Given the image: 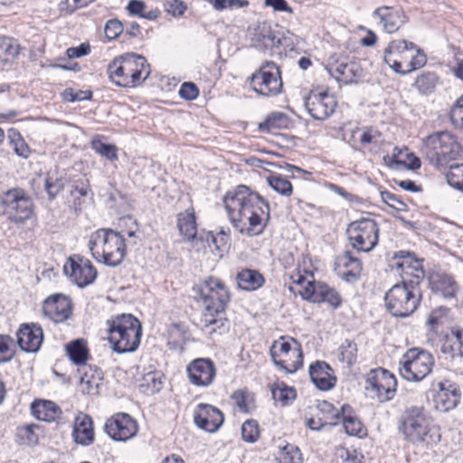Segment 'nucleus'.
Segmentation results:
<instances>
[{"label": "nucleus", "instance_id": "obj_1", "mask_svg": "<svg viewBox=\"0 0 463 463\" xmlns=\"http://www.w3.org/2000/svg\"><path fill=\"white\" fill-rule=\"evenodd\" d=\"M225 209L234 229L250 232L269 219V205L258 193L247 185H238L226 194L223 199Z\"/></svg>", "mask_w": 463, "mask_h": 463}, {"label": "nucleus", "instance_id": "obj_2", "mask_svg": "<svg viewBox=\"0 0 463 463\" xmlns=\"http://www.w3.org/2000/svg\"><path fill=\"white\" fill-rule=\"evenodd\" d=\"M398 430L403 439L414 446L430 448L439 441L433 431L432 419L422 406L406 408L398 420Z\"/></svg>", "mask_w": 463, "mask_h": 463}, {"label": "nucleus", "instance_id": "obj_3", "mask_svg": "<svg viewBox=\"0 0 463 463\" xmlns=\"http://www.w3.org/2000/svg\"><path fill=\"white\" fill-rule=\"evenodd\" d=\"M107 71L109 79L123 88L137 87L150 75V66L146 58L136 53L116 57L108 65Z\"/></svg>", "mask_w": 463, "mask_h": 463}, {"label": "nucleus", "instance_id": "obj_4", "mask_svg": "<svg viewBox=\"0 0 463 463\" xmlns=\"http://www.w3.org/2000/svg\"><path fill=\"white\" fill-rule=\"evenodd\" d=\"M109 340L118 354L132 353L137 349L142 336V325L131 314L112 316L108 321Z\"/></svg>", "mask_w": 463, "mask_h": 463}, {"label": "nucleus", "instance_id": "obj_5", "mask_svg": "<svg viewBox=\"0 0 463 463\" xmlns=\"http://www.w3.org/2000/svg\"><path fill=\"white\" fill-rule=\"evenodd\" d=\"M420 151L431 165L440 169L459 157L461 146L451 133L439 131L423 139Z\"/></svg>", "mask_w": 463, "mask_h": 463}, {"label": "nucleus", "instance_id": "obj_6", "mask_svg": "<svg viewBox=\"0 0 463 463\" xmlns=\"http://www.w3.org/2000/svg\"><path fill=\"white\" fill-rule=\"evenodd\" d=\"M421 299L420 284L403 278L402 283L393 285L384 297L387 310L393 316L407 317L418 308Z\"/></svg>", "mask_w": 463, "mask_h": 463}, {"label": "nucleus", "instance_id": "obj_7", "mask_svg": "<svg viewBox=\"0 0 463 463\" xmlns=\"http://www.w3.org/2000/svg\"><path fill=\"white\" fill-rule=\"evenodd\" d=\"M434 364L430 352L419 347L409 348L399 361V373L404 380L418 383L431 373Z\"/></svg>", "mask_w": 463, "mask_h": 463}, {"label": "nucleus", "instance_id": "obj_8", "mask_svg": "<svg viewBox=\"0 0 463 463\" xmlns=\"http://www.w3.org/2000/svg\"><path fill=\"white\" fill-rule=\"evenodd\" d=\"M89 248L94 259L105 265L117 267L126 256L125 239L121 233H103L91 239Z\"/></svg>", "mask_w": 463, "mask_h": 463}, {"label": "nucleus", "instance_id": "obj_9", "mask_svg": "<svg viewBox=\"0 0 463 463\" xmlns=\"http://www.w3.org/2000/svg\"><path fill=\"white\" fill-rule=\"evenodd\" d=\"M365 391L372 399L386 402L393 399L397 391L395 376L382 367L372 369L366 375Z\"/></svg>", "mask_w": 463, "mask_h": 463}, {"label": "nucleus", "instance_id": "obj_10", "mask_svg": "<svg viewBox=\"0 0 463 463\" xmlns=\"http://www.w3.org/2000/svg\"><path fill=\"white\" fill-rule=\"evenodd\" d=\"M1 203L4 213L15 223H24L33 216V203L23 189L8 190L2 195Z\"/></svg>", "mask_w": 463, "mask_h": 463}, {"label": "nucleus", "instance_id": "obj_11", "mask_svg": "<svg viewBox=\"0 0 463 463\" xmlns=\"http://www.w3.org/2000/svg\"><path fill=\"white\" fill-rule=\"evenodd\" d=\"M204 306V311L224 313L231 296L224 283L214 277L205 279L202 286L194 288Z\"/></svg>", "mask_w": 463, "mask_h": 463}, {"label": "nucleus", "instance_id": "obj_12", "mask_svg": "<svg viewBox=\"0 0 463 463\" xmlns=\"http://www.w3.org/2000/svg\"><path fill=\"white\" fill-rule=\"evenodd\" d=\"M251 89L260 96H276L281 92L280 71L274 61H265L250 78Z\"/></svg>", "mask_w": 463, "mask_h": 463}, {"label": "nucleus", "instance_id": "obj_13", "mask_svg": "<svg viewBox=\"0 0 463 463\" xmlns=\"http://www.w3.org/2000/svg\"><path fill=\"white\" fill-rule=\"evenodd\" d=\"M295 345L291 344L285 337H280L273 342L269 353L275 365L287 373H293L303 365V355L299 344L291 339Z\"/></svg>", "mask_w": 463, "mask_h": 463}, {"label": "nucleus", "instance_id": "obj_14", "mask_svg": "<svg viewBox=\"0 0 463 463\" xmlns=\"http://www.w3.org/2000/svg\"><path fill=\"white\" fill-rule=\"evenodd\" d=\"M290 279L289 289L294 294H299L303 299L313 303H322L323 291L326 284L317 281L313 272L298 269L290 275Z\"/></svg>", "mask_w": 463, "mask_h": 463}, {"label": "nucleus", "instance_id": "obj_15", "mask_svg": "<svg viewBox=\"0 0 463 463\" xmlns=\"http://www.w3.org/2000/svg\"><path fill=\"white\" fill-rule=\"evenodd\" d=\"M64 275L79 288H86L97 279L98 271L86 258L74 254L70 256L63 265Z\"/></svg>", "mask_w": 463, "mask_h": 463}, {"label": "nucleus", "instance_id": "obj_16", "mask_svg": "<svg viewBox=\"0 0 463 463\" xmlns=\"http://www.w3.org/2000/svg\"><path fill=\"white\" fill-rule=\"evenodd\" d=\"M391 267L401 271L402 279L408 278L409 281L420 284L425 276L422 260L413 252L400 250L394 253Z\"/></svg>", "mask_w": 463, "mask_h": 463}, {"label": "nucleus", "instance_id": "obj_17", "mask_svg": "<svg viewBox=\"0 0 463 463\" xmlns=\"http://www.w3.org/2000/svg\"><path fill=\"white\" fill-rule=\"evenodd\" d=\"M105 432L116 441H127L138 431L137 421L128 413L118 412L106 420Z\"/></svg>", "mask_w": 463, "mask_h": 463}, {"label": "nucleus", "instance_id": "obj_18", "mask_svg": "<svg viewBox=\"0 0 463 463\" xmlns=\"http://www.w3.org/2000/svg\"><path fill=\"white\" fill-rule=\"evenodd\" d=\"M328 73L338 82L350 84L362 75L360 65L342 54H334L326 66Z\"/></svg>", "mask_w": 463, "mask_h": 463}, {"label": "nucleus", "instance_id": "obj_19", "mask_svg": "<svg viewBox=\"0 0 463 463\" xmlns=\"http://www.w3.org/2000/svg\"><path fill=\"white\" fill-rule=\"evenodd\" d=\"M71 299L63 294H54L43 301V311L54 323H62L72 316Z\"/></svg>", "mask_w": 463, "mask_h": 463}, {"label": "nucleus", "instance_id": "obj_20", "mask_svg": "<svg viewBox=\"0 0 463 463\" xmlns=\"http://www.w3.org/2000/svg\"><path fill=\"white\" fill-rule=\"evenodd\" d=\"M194 421L198 428L213 433L223 424L224 415L213 405L199 403L194 412Z\"/></svg>", "mask_w": 463, "mask_h": 463}, {"label": "nucleus", "instance_id": "obj_21", "mask_svg": "<svg viewBox=\"0 0 463 463\" xmlns=\"http://www.w3.org/2000/svg\"><path fill=\"white\" fill-rule=\"evenodd\" d=\"M186 371L190 383L198 387L211 385L216 375L215 365L208 358L194 359L187 365Z\"/></svg>", "mask_w": 463, "mask_h": 463}, {"label": "nucleus", "instance_id": "obj_22", "mask_svg": "<svg viewBox=\"0 0 463 463\" xmlns=\"http://www.w3.org/2000/svg\"><path fill=\"white\" fill-rule=\"evenodd\" d=\"M461 392L457 383L445 380L437 383L433 396L434 407L439 411L454 409L460 401Z\"/></svg>", "mask_w": 463, "mask_h": 463}, {"label": "nucleus", "instance_id": "obj_23", "mask_svg": "<svg viewBox=\"0 0 463 463\" xmlns=\"http://www.w3.org/2000/svg\"><path fill=\"white\" fill-rule=\"evenodd\" d=\"M305 106L314 119L324 120L335 111L336 101L327 93H316L306 99Z\"/></svg>", "mask_w": 463, "mask_h": 463}, {"label": "nucleus", "instance_id": "obj_24", "mask_svg": "<svg viewBox=\"0 0 463 463\" xmlns=\"http://www.w3.org/2000/svg\"><path fill=\"white\" fill-rule=\"evenodd\" d=\"M16 335L20 348L27 353H36L43 341V328L34 323L23 324Z\"/></svg>", "mask_w": 463, "mask_h": 463}, {"label": "nucleus", "instance_id": "obj_25", "mask_svg": "<svg viewBox=\"0 0 463 463\" xmlns=\"http://www.w3.org/2000/svg\"><path fill=\"white\" fill-rule=\"evenodd\" d=\"M373 18L381 25L384 32L393 33L405 24L406 17L404 13L398 8L391 6H381L373 12Z\"/></svg>", "mask_w": 463, "mask_h": 463}, {"label": "nucleus", "instance_id": "obj_26", "mask_svg": "<svg viewBox=\"0 0 463 463\" xmlns=\"http://www.w3.org/2000/svg\"><path fill=\"white\" fill-rule=\"evenodd\" d=\"M337 275L347 283L359 280L363 270L361 260L346 250L336 259Z\"/></svg>", "mask_w": 463, "mask_h": 463}, {"label": "nucleus", "instance_id": "obj_27", "mask_svg": "<svg viewBox=\"0 0 463 463\" xmlns=\"http://www.w3.org/2000/svg\"><path fill=\"white\" fill-rule=\"evenodd\" d=\"M311 382L320 391H329L336 384L334 370L325 361H316L309 365Z\"/></svg>", "mask_w": 463, "mask_h": 463}, {"label": "nucleus", "instance_id": "obj_28", "mask_svg": "<svg viewBox=\"0 0 463 463\" xmlns=\"http://www.w3.org/2000/svg\"><path fill=\"white\" fill-rule=\"evenodd\" d=\"M72 437L77 444L89 446L94 441L93 421L90 415L80 412L74 420Z\"/></svg>", "mask_w": 463, "mask_h": 463}, {"label": "nucleus", "instance_id": "obj_29", "mask_svg": "<svg viewBox=\"0 0 463 463\" xmlns=\"http://www.w3.org/2000/svg\"><path fill=\"white\" fill-rule=\"evenodd\" d=\"M431 290L446 298L455 297L458 286L451 275L442 272H433L429 277Z\"/></svg>", "mask_w": 463, "mask_h": 463}, {"label": "nucleus", "instance_id": "obj_30", "mask_svg": "<svg viewBox=\"0 0 463 463\" xmlns=\"http://www.w3.org/2000/svg\"><path fill=\"white\" fill-rule=\"evenodd\" d=\"M416 49V45L405 40H393L384 50V61L395 72H401L402 61L392 59L394 55L405 54L409 51Z\"/></svg>", "mask_w": 463, "mask_h": 463}, {"label": "nucleus", "instance_id": "obj_31", "mask_svg": "<svg viewBox=\"0 0 463 463\" xmlns=\"http://www.w3.org/2000/svg\"><path fill=\"white\" fill-rule=\"evenodd\" d=\"M254 31V40L265 48L272 49L281 44V35L277 25L273 28L270 24L264 22L259 24Z\"/></svg>", "mask_w": 463, "mask_h": 463}, {"label": "nucleus", "instance_id": "obj_32", "mask_svg": "<svg viewBox=\"0 0 463 463\" xmlns=\"http://www.w3.org/2000/svg\"><path fill=\"white\" fill-rule=\"evenodd\" d=\"M316 410L317 414L320 415L321 419L327 426H335L340 421L341 417L344 416L345 412L351 411V407L344 404L341 409L338 410L326 401H318Z\"/></svg>", "mask_w": 463, "mask_h": 463}, {"label": "nucleus", "instance_id": "obj_33", "mask_svg": "<svg viewBox=\"0 0 463 463\" xmlns=\"http://www.w3.org/2000/svg\"><path fill=\"white\" fill-rule=\"evenodd\" d=\"M31 411L37 420L47 422L55 421L61 413L60 407L52 401H35Z\"/></svg>", "mask_w": 463, "mask_h": 463}, {"label": "nucleus", "instance_id": "obj_34", "mask_svg": "<svg viewBox=\"0 0 463 463\" xmlns=\"http://www.w3.org/2000/svg\"><path fill=\"white\" fill-rule=\"evenodd\" d=\"M201 322L203 329L210 335L222 334L228 330V320L224 317V313L203 311Z\"/></svg>", "mask_w": 463, "mask_h": 463}, {"label": "nucleus", "instance_id": "obj_35", "mask_svg": "<svg viewBox=\"0 0 463 463\" xmlns=\"http://www.w3.org/2000/svg\"><path fill=\"white\" fill-rule=\"evenodd\" d=\"M240 288L247 291H253L263 286L265 279L258 270L245 269L236 276Z\"/></svg>", "mask_w": 463, "mask_h": 463}, {"label": "nucleus", "instance_id": "obj_36", "mask_svg": "<svg viewBox=\"0 0 463 463\" xmlns=\"http://www.w3.org/2000/svg\"><path fill=\"white\" fill-rule=\"evenodd\" d=\"M227 233H184V241L191 242L196 247L197 250L201 249H206L207 247L210 249L212 252L214 250H219V246L217 245V236H224Z\"/></svg>", "mask_w": 463, "mask_h": 463}, {"label": "nucleus", "instance_id": "obj_37", "mask_svg": "<svg viewBox=\"0 0 463 463\" xmlns=\"http://www.w3.org/2000/svg\"><path fill=\"white\" fill-rule=\"evenodd\" d=\"M67 355L75 364H84L89 358V348L86 341L83 339H76L66 345Z\"/></svg>", "mask_w": 463, "mask_h": 463}, {"label": "nucleus", "instance_id": "obj_38", "mask_svg": "<svg viewBox=\"0 0 463 463\" xmlns=\"http://www.w3.org/2000/svg\"><path fill=\"white\" fill-rule=\"evenodd\" d=\"M441 350L451 357L463 358V329H453L451 335L447 336Z\"/></svg>", "mask_w": 463, "mask_h": 463}, {"label": "nucleus", "instance_id": "obj_39", "mask_svg": "<svg viewBox=\"0 0 463 463\" xmlns=\"http://www.w3.org/2000/svg\"><path fill=\"white\" fill-rule=\"evenodd\" d=\"M20 52V44L16 40L0 36V61L5 63L11 62L17 58Z\"/></svg>", "mask_w": 463, "mask_h": 463}, {"label": "nucleus", "instance_id": "obj_40", "mask_svg": "<svg viewBox=\"0 0 463 463\" xmlns=\"http://www.w3.org/2000/svg\"><path fill=\"white\" fill-rule=\"evenodd\" d=\"M231 398L241 412L250 413L255 408L254 394L249 392L247 389H240L235 391L232 394Z\"/></svg>", "mask_w": 463, "mask_h": 463}, {"label": "nucleus", "instance_id": "obj_41", "mask_svg": "<svg viewBox=\"0 0 463 463\" xmlns=\"http://www.w3.org/2000/svg\"><path fill=\"white\" fill-rule=\"evenodd\" d=\"M379 233H357L349 238L354 249L359 251L368 252L378 243Z\"/></svg>", "mask_w": 463, "mask_h": 463}, {"label": "nucleus", "instance_id": "obj_42", "mask_svg": "<svg viewBox=\"0 0 463 463\" xmlns=\"http://www.w3.org/2000/svg\"><path fill=\"white\" fill-rule=\"evenodd\" d=\"M338 360L352 366L356 362L357 345L354 342L348 339L345 340L337 350Z\"/></svg>", "mask_w": 463, "mask_h": 463}, {"label": "nucleus", "instance_id": "obj_43", "mask_svg": "<svg viewBox=\"0 0 463 463\" xmlns=\"http://www.w3.org/2000/svg\"><path fill=\"white\" fill-rule=\"evenodd\" d=\"M278 463H302V454L298 447L287 444L276 455Z\"/></svg>", "mask_w": 463, "mask_h": 463}, {"label": "nucleus", "instance_id": "obj_44", "mask_svg": "<svg viewBox=\"0 0 463 463\" xmlns=\"http://www.w3.org/2000/svg\"><path fill=\"white\" fill-rule=\"evenodd\" d=\"M92 149L108 160L114 162L118 160V147L115 145L106 144L99 137L91 141Z\"/></svg>", "mask_w": 463, "mask_h": 463}, {"label": "nucleus", "instance_id": "obj_45", "mask_svg": "<svg viewBox=\"0 0 463 463\" xmlns=\"http://www.w3.org/2000/svg\"><path fill=\"white\" fill-rule=\"evenodd\" d=\"M287 122V117L283 113L277 112L269 115L264 122L260 124L259 128L261 131L273 133L275 130L286 127Z\"/></svg>", "mask_w": 463, "mask_h": 463}, {"label": "nucleus", "instance_id": "obj_46", "mask_svg": "<svg viewBox=\"0 0 463 463\" xmlns=\"http://www.w3.org/2000/svg\"><path fill=\"white\" fill-rule=\"evenodd\" d=\"M438 82V77L434 72H424L417 77L414 86L421 93L431 92Z\"/></svg>", "mask_w": 463, "mask_h": 463}, {"label": "nucleus", "instance_id": "obj_47", "mask_svg": "<svg viewBox=\"0 0 463 463\" xmlns=\"http://www.w3.org/2000/svg\"><path fill=\"white\" fill-rule=\"evenodd\" d=\"M267 181L269 186L281 195H291L293 191L291 183L280 175H272L267 178Z\"/></svg>", "mask_w": 463, "mask_h": 463}, {"label": "nucleus", "instance_id": "obj_48", "mask_svg": "<svg viewBox=\"0 0 463 463\" xmlns=\"http://www.w3.org/2000/svg\"><path fill=\"white\" fill-rule=\"evenodd\" d=\"M177 227L179 232H195L197 228L196 217L193 208L180 213L177 215Z\"/></svg>", "mask_w": 463, "mask_h": 463}, {"label": "nucleus", "instance_id": "obj_49", "mask_svg": "<svg viewBox=\"0 0 463 463\" xmlns=\"http://www.w3.org/2000/svg\"><path fill=\"white\" fill-rule=\"evenodd\" d=\"M345 432L350 436H362L364 433L362 422L350 414H344L341 417Z\"/></svg>", "mask_w": 463, "mask_h": 463}, {"label": "nucleus", "instance_id": "obj_50", "mask_svg": "<svg viewBox=\"0 0 463 463\" xmlns=\"http://www.w3.org/2000/svg\"><path fill=\"white\" fill-rule=\"evenodd\" d=\"M241 438L244 441L254 443L260 438V428L257 420H247L241 425Z\"/></svg>", "mask_w": 463, "mask_h": 463}, {"label": "nucleus", "instance_id": "obj_51", "mask_svg": "<svg viewBox=\"0 0 463 463\" xmlns=\"http://www.w3.org/2000/svg\"><path fill=\"white\" fill-rule=\"evenodd\" d=\"M446 178L449 185L463 190V164L450 165Z\"/></svg>", "mask_w": 463, "mask_h": 463}, {"label": "nucleus", "instance_id": "obj_52", "mask_svg": "<svg viewBox=\"0 0 463 463\" xmlns=\"http://www.w3.org/2000/svg\"><path fill=\"white\" fill-rule=\"evenodd\" d=\"M346 232H378L375 221L370 216L352 222Z\"/></svg>", "mask_w": 463, "mask_h": 463}, {"label": "nucleus", "instance_id": "obj_53", "mask_svg": "<svg viewBox=\"0 0 463 463\" xmlns=\"http://www.w3.org/2000/svg\"><path fill=\"white\" fill-rule=\"evenodd\" d=\"M414 50L416 51V54L411 56V60L408 61L406 69H401V72H398L399 74H407L411 71H413L417 69L423 67L426 64L427 57L424 54L423 51L417 47Z\"/></svg>", "mask_w": 463, "mask_h": 463}, {"label": "nucleus", "instance_id": "obj_54", "mask_svg": "<svg viewBox=\"0 0 463 463\" xmlns=\"http://www.w3.org/2000/svg\"><path fill=\"white\" fill-rule=\"evenodd\" d=\"M213 8L217 11H222L226 8H241L249 5L247 0H208Z\"/></svg>", "mask_w": 463, "mask_h": 463}, {"label": "nucleus", "instance_id": "obj_55", "mask_svg": "<svg viewBox=\"0 0 463 463\" xmlns=\"http://www.w3.org/2000/svg\"><path fill=\"white\" fill-rule=\"evenodd\" d=\"M450 120L456 128H463V95L450 110Z\"/></svg>", "mask_w": 463, "mask_h": 463}, {"label": "nucleus", "instance_id": "obj_56", "mask_svg": "<svg viewBox=\"0 0 463 463\" xmlns=\"http://www.w3.org/2000/svg\"><path fill=\"white\" fill-rule=\"evenodd\" d=\"M323 301L327 303L334 308H337L342 304V298L340 294L333 288H330L327 284L322 296Z\"/></svg>", "mask_w": 463, "mask_h": 463}, {"label": "nucleus", "instance_id": "obj_57", "mask_svg": "<svg viewBox=\"0 0 463 463\" xmlns=\"http://www.w3.org/2000/svg\"><path fill=\"white\" fill-rule=\"evenodd\" d=\"M44 186L48 194L49 199L53 200L56 197V195L63 189L64 183L61 178H56L52 180V177L48 176L45 179Z\"/></svg>", "mask_w": 463, "mask_h": 463}, {"label": "nucleus", "instance_id": "obj_58", "mask_svg": "<svg viewBox=\"0 0 463 463\" xmlns=\"http://www.w3.org/2000/svg\"><path fill=\"white\" fill-rule=\"evenodd\" d=\"M123 30L122 23L117 19H112L107 22L104 33L109 40H114L120 35Z\"/></svg>", "mask_w": 463, "mask_h": 463}, {"label": "nucleus", "instance_id": "obj_59", "mask_svg": "<svg viewBox=\"0 0 463 463\" xmlns=\"http://www.w3.org/2000/svg\"><path fill=\"white\" fill-rule=\"evenodd\" d=\"M81 391L89 395H95L99 393V383L93 377H90L85 373L80 378Z\"/></svg>", "mask_w": 463, "mask_h": 463}, {"label": "nucleus", "instance_id": "obj_60", "mask_svg": "<svg viewBox=\"0 0 463 463\" xmlns=\"http://www.w3.org/2000/svg\"><path fill=\"white\" fill-rule=\"evenodd\" d=\"M144 382L150 389L151 392H158L163 386L161 381V373L158 372H152L144 376Z\"/></svg>", "mask_w": 463, "mask_h": 463}, {"label": "nucleus", "instance_id": "obj_61", "mask_svg": "<svg viewBox=\"0 0 463 463\" xmlns=\"http://www.w3.org/2000/svg\"><path fill=\"white\" fill-rule=\"evenodd\" d=\"M272 394H273L274 399L286 404L289 401H292L295 399L296 391L293 388L285 386L283 388L274 389L272 391Z\"/></svg>", "mask_w": 463, "mask_h": 463}, {"label": "nucleus", "instance_id": "obj_62", "mask_svg": "<svg viewBox=\"0 0 463 463\" xmlns=\"http://www.w3.org/2000/svg\"><path fill=\"white\" fill-rule=\"evenodd\" d=\"M179 95L181 98L186 100H193L198 97L199 90L194 83L184 82L182 84L179 90Z\"/></svg>", "mask_w": 463, "mask_h": 463}, {"label": "nucleus", "instance_id": "obj_63", "mask_svg": "<svg viewBox=\"0 0 463 463\" xmlns=\"http://www.w3.org/2000/svg\"><path fill=\"white\" fill-rule=\"evenodd\" d=\"M381 197L385 203L396 209L397 211H402L406 207L402 201H401L395 194L388 191L381 192Z\"/></svg>", "mask_w": 463, "mask_h": 463}, {"label": "nucleus", "instance_id": "obj_64", "mask_svg": "<svg viewBox=\"0 0 463 463\" xmlns=\"http://www.w3.org/2000/svg\"><path fill=\"white\" fill-rule=\"evenodd\" d=\"M164 6L165 11L174 16L182 15L186 10V5L181 0L166 1Z\"/></svg>", "mask_w": 463, "mask_h": 463}]
</instances>
